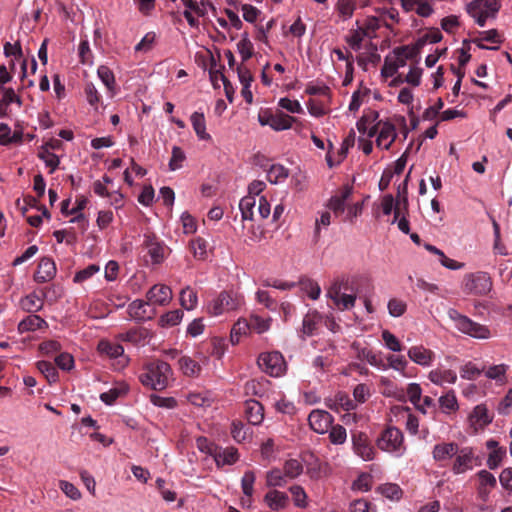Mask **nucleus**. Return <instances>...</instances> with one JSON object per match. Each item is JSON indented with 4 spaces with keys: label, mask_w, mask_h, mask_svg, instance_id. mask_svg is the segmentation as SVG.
Instances as JSON below:
<instances>
[{
    "label": "nucleus",
    "mask_w": 512,
    "mask_h": 512,
    "mask_svg": "<svg viewBox=\"0 0 512 512\" xmlns=\"http://www.w3.org/2000/svg\"><path fill=\"white\" fill-rule=\"evenodd\" d=\"M172 376L170 365L162 360H156L143 366L138 379L143 386L161 391L169 386Z\"/></svg>",
    "instance_id": "obj_1"
},
{
    "label": "nucleus",
    "mask_w": 512,
    "mask_h": 512,
    "mask_svg": "<svg viewBox=\"0 0 512 512\" xmlns=\"http://www.w3.org/2000/svg\"><path fill=\"white\" fill-rule=\"evenodd\" d=\"M417 52L414 47L401 46L389 53L381 68V76L385 79L395 77L398 70L407 65L409 60L415 58Z\"/></svg>",
    "instance_id": "obj_2"
},
{
    "label": "nucleus",
    "mask_w": 512,
    "mask_h": 512,
    "mask_svg": "<svg viewBox=\"0 0 512 512\" xmlns=\"http://www.w3.org/2000/svg\"><path fill=\"white\" fill-rule=\"evenodd\" d=\"M448 317L454 322L455 327L464 334L483 340L491 337V332L487 326L474 322L467 316L460 314L456 309H449Z\"/></svg>",
    "instance_id": "obj_3"
},
{
    "label": "nucleus",
    "mask_w": 512,
    "mask_h": 512,
    "mask_svg": "<svg viewBox=\"0 0 512 512\" xmlns=\"http://www.w3.org/2000/svg\"><path fill=\"white\" fill-rule=\"evenodd\" d=\"M377 447L395 457H401L406 452L404 436L401 430L396 427H388L379 436L376 441Z\"/></svg>",
    "instance_id": "obj_4"
},
{
    "label": "nucleus",
    "mask_w": 512,
    "mask_h": 512,
    "mask_svg": "<svg viewBox=\"0 0 512 512\" xmlns=\"http://www.w3.org/2000/svg\"><path fill=\"white\" fill-rule=\"evenodd\" d=\"M243 303V297L238 293L223 291L219 293L208 305V313L219 316L226 312L236 310Z\"/></svg>",
    "instance_id": "obj_5"
},
{
    "label": "nucleus",
    "mask_w": 512,
    "mask_h": 512,
    "mask_svg": "<svg viewBox=\"0 0 512 512\" xmlns=\"http://www.w3.org/2000/svg\"><path fill=\"white\" fill-rule=\"evenodd\" d=\"M462 289L470 295H486L492 289V280L488 273L478 271L464 276Z\"/></svg>",
    "instance_id": "obj_6"
},
{
    "label": "nucleus",
    "mask_w": 512,
    "mask_h": 512,
    "mask_svg": "<svg viewBox=\"0 0 512 512\" xmlns=\"http://www.w3.org/2000/svg\"><path fill=\"white\" fill-rule=\"evenodd\" d=\"M258 365L265 373L272 377L282 376L287 369L283 355L278 351L265 352L260 354Z\"/></svg>",
    "instance_id": "obj_7"
},
{
    "label": "nucleus",
    "mask_w": 512,
    "mask_h": 512,
    "mask_svg": "<svg viewBox=\"0 0 512 512\" xmlns=\"http://www.w3.org/2000/svg\"><path fill=\"white\" fill-rule=\"evenodd\" d=\"M326 297L329 298L333 302V306L340 311L352 309L357 299L356 293L354 292H342L341 285L338 283H334L328 288Z\"/></svg>",
    "instance_id": "obj_8"
},
{
    "label": "nucleus",
    "mask_w": 512,
    "mask_h": 512,
    "mask_svg": "<svg viewBox=\"0 0 512 512\" xmlns=\"http://www.w3.org/2000/svg\"><path fill=\"white\" fill-rule=\"evenodd\" d=\"M143 244L153 264H161L170 253L169 247L154 234L145 233Z\"/></svg>",
    "instance_id": "obj_9"
},
{
    "label": "nucleus",
    "mask_w": 512,
    "mask_h": 512,
    "mask_svg": "<svg viewBox=\"0 0 512 512\" xmlns=\"http://www.w3.org/2000/svg\"><path fill=\"white\" fill-rule=\"evenodd\" d=\"M376 145L380 149L388 150L397 137L393 123L379 120L376 122Z\"/></svg>",
    "instance_id": "obj_10"
},
{
    "label": "nucleus",
    "mask_w": 512,
    "mask_h": 512,
    "mask_svg": "<svg viewBox=\"0 0 512 512\" xmlns=\"http://www.w3.org/2000/svg\"><path fill=\"white\" fill-rule=\"evenodd\" d=\"M474 460L475 455L471 447H458L451 470L455 475L464 474L473 469Z\"/></svg>",
    "instance_id": "obj_11"
},
{
    "label": "nucleus",
    "mask_w": 512,
    "mask_h": 512,
    "mask_svg": "<svg viewBox=\"0 0 512 512\" xmlns=\"http://www.w3.org/2000/svg\"><path fill=\"white\" fill-rule=\"evenodd\" d=\"M354 453L364 461H371L375 457V449L365 433L359 432L352 435Z\"/></svg>",
    "instance_id": "obj_12"
},
{
    "label": "nucleus",
    "mask_w": 512,
    "mask_h": 512,
    "mask_svg": "<svg viewBox=\"0 0 512 512\" xmlns=\"http://www.w3.org/2000/svg\"><path fill=\"white\" fill-rule=\"evenodd\" d=\"M97 349L102 355L110 359H117L119 368H124L128 364V358L124 355V348L118 343L101 340L98 343Z\"/></svg>",
    "instance_id": "obj_13"
},
{
    "label": "nucleus",
    "mask_w": 512,
    "mask_h": 512,
    "mask_svg": "<svg viewBox=\"0 0 512 512\" xmlns=\"http://www.w3.org/2000/svg\"><path fill=\"white\" fill-rule=\"evenodd\" d=\"M146 298L150 305L166 306L171 302L173 294L169 286L155 284L146 293Z\"/></svg>",
    "instance_id": "obj_14"
},
{
    "label": "nucleus",
    "mask_w": 512,
    "mask_h": 512,
    "mask_svg": "<svg viewBox=\"0 0 512 512\" xmlns=\"http://www.w3.org/2000/svg\"><path fill=\"white\" fill-rule=\"evenodd\" d=\"M407 355L412 362L421 367L432 366L436 358L434 351L423 345L411 346L407 351Z\"/></svg>",
    "instance_id": "obj_15"
},
{
    "label": "nucleus",
    "mask_w": 512,
    "mask_h": 512,
    "mask_svg": "<svg viewBox=\"0 0 512 512\" xmlns=\"http://www.w3.org/2000/svg\"><path fill=\"white\" fill-rule=\"evenodd\" d=\"M332 421V416L325 410H313L308 416V422L311 429L318 434L328 432L332 425Z\"/></svg>",
    "instance_id": "obj_16"
},
{
    "label": "nucleus",
    "mask_w": 512,
    "mask_h": 512,
    "mask_svg": "<svg viewBox=\"0 0 512 512\" xmlns=\"http://www.w3.org/2000/svg\"><path fill=\"white\" fill-rule=\"evenodd\" d=\"M468 420L470 426L477 432L478 430L484 429L493 421V414L489 412L485 404H479L474 407Z\"/></svg>",
    "instance_id": "obj_17"
},
{
    "label": "nucleus",
    "mask_w": 512,
    "mask_h": 512,
    "mask_svg": "<svg viewBox=\"0 0 512 512\" xmlns=\"http://www.w3.org/2000/svg\"><path fill=\"white\" fill-rule=\"evenodd\" d=\"M352 195V187L345 186L327 202L326 207L336 216L343 214L347 207V201Z\"/></svg>",
    "instance_id": "obj_18"
},
{
    "label": "nucleus",
    "mask_w": 512,
    "mask_h": 512,
    "mask_svg": "<svg viewBox=\"0 0 512 512\" xmlns=\"http://www.w3.org/2000/svg\"><path fill=\"white\" fill-rule=\"evenodd\" d=\"M378 113L376 111H369L357 121L356 127L361 134L360 137L372 138L376 135V120Z\"/></svg>",
    "instance_id": "obj_19"
},
{
    "label": "nucleus",
    "mask_w": 512,
    "mask_h": 512,
    "mask_svg": "<svg viewBox=\"0 0 512 512\" xmlns=\"http://www.w3.org/2000/svg\"><path fill=\"white\" fill-rule=\"evenodd\" d=\"M458 444L455 442H440L434 445L432 457L436 462H447L458 452Z\"/></svg>",
    "instance_id": "obj_20"
},
{
    "label": "nucleus",
    "mask_w": 512,
    "mask_h": 512,
    "mask_svg": "<svg viewBox=\"0 0 512 512\" xmlns=\"http://www.w3.org/2000/svg\"><path fill=\"white\" fill-rule=\"evenodd\" d=\"M56 275V265L51 258L44 257L40 260L37 270L34 274V280L37 283L51 281Z\"/></svg>",
    "instance_id": "obj_21"
},
{
    "label": "nucleus",
    "mask_w": 512,
    "mask_h": 512,
    "mask_svg": "<svg viewBox=\"0 0 512 512\" xmlns=\"http://www.w3.org/2000/svg\"><path fill=\"white\" fill-rule=\"evenodd\" d=\"M47 297L45 290H41L40 294L36 291L26 295L20 300V307L22 310L35 313L40 311L43 308V299Z\"/></svg>",
    "instance_id": "obj_22"
},
{
    "label": "nucleus",
    "mask_w": 512,
    "mask_h": 512,
    "mask_svg": "<svg viewBox=\"0 0 512 512\" xmlns=\"http://www.w3.org/2000/svg\"><path fill=\"white\" fill-rule=\"evenodd\" d=\"M407 182L408 176L406 177L402 184L398 185L395 215L393 217L392 224H394L398 220L399 216L403 214L407 216L408 214L409 201L407 196Z\"/></svg>",
    "instance_id": "obj_23"
},
{
    "label": "nucleus",
    "mask_w": 512,
    "mask_h": 512,
    "mask_svg": "<svg viewBox=\"0 0 512 512\" xmlns=\"http://www.w3.org/2000/svg\"><path fill=\"white\" fill-rule=\"evenodd\" d=\"M295 118L286 114L271 115L267 119L259 117L261 125H268L275 131H283L292 127Z\"/></svg>",
    "instance_id": "obj_24"
},
{
    "label": "nucleus",
    "mask_w": 512,
    "mask_h": 512,
    "mask_svg": "<svg viewBox=\"0 0 512 512\" xmlns=\"http://www.w3.org/2000/svg\"><path fill=\"white\" fill-rule=\"evenodd\" d=\"M265 504L273 511L285 509L289 504V497L285 492L270 490L264 496Z\"/></svg>",
    "instance_id": "obj_25"
},
{
    "label": "nucleus",
    "mask_w": 512,
    "mask_h": 512,
    "mask_svg": "<svg viewBox=\"0 0 512 512\" xmlns=\"http://www.w3.org/2000/svg\"><path fill=\"white\" fill-rule=\"evenodd\" d=\"M352 348L356 351L357 358L366 361L371 366L376 367L378 369L387 370L386 365L384 364L383 360L379 355L374 353L372 350L360 347L358 344L354 343L352 345Z\"/></svg>",
    "instance_id": "obj_26"
},
{
    "label": "nucleus",
    "mask_w": 512,
    "mask_h": 512,
    "mask_svg": "<svg viewBox=\"0 0 512 512\" xmlns=\"http://www.w3.org/2000/svg\"><path fill=\"white\" fill-rule=\"evenodd\" d=\"M428 379L435 385L443 386L444 384H455L457 374L451 369L436 368L428 373Z\"/></svg>",
    "instance_id": "obj_27"
},
{
    "label": "nucleus",
    "mask_w": 512,
    "mask_h": 512,
    "mask_svg": "<svg viewBox=\"0 0 512 512\" xmlns=\"http://www.w3.org/2000/svg\"><path fill=\"white\" fill-rule=\"evenodd\" d=\"M213 459L217 465V467H222L224 465H233L239 459L238 450L234 447H219L216 450Z\"/></svg>",
    "instance_id": "obj_28"
},
{
    "label": "nucleus",
    "mask_w": 512,
    "mask_h": 512,
    "mask_svg": "<svg viewBox=\"0 0 512 512\" xmlns=\"http://www.w3.org/2000/svg\"><path fill=\"white\" fill-rule=\"evenodd\" d=\"M401 6L406 12L415 11L421 17H429L433 8L427 0H400Z\"/></svg>",
    "instance_id": "obj_29"
},
{
    "label": "nucleus",
    "mask_w": 512,
    "mask_h": 512,
    "mask_svg": "<svg viewBox=\"0 0 512 512\" xmlns=\"http://www.w3.org/2000/svg\"><path fill=\"white\" fill-rule=\"evenodd\" d=\"M58 144V141L55 143H46L41 147V150L38 153V157L44 161L47 167L50 168V173H53L60 163L58 156L50 151V149H55Z\"/></svg>",
    "instance_id": "obj_30"
},
{
    "label": "nucleus",
    "mask_w": 512,
    "mask_h": 512,
    "mask_svg": "<svg viewBox=\"0 0 512 512\" xmlns=\"http://www.w3.org/2000/svg\"><path fill=\"white\" fill-rule=\"evenodd\" d=\"M47 326V322L42 317L36 314H32L21 320L17 329L20 334H23L26 332H32L38 329L46 328Z\"/></svg>",
    "instance_id": "obj_31"
},
{
    "label": "nucleus",
    "mask_w": 512,
    "mask_h": 512,
    "mask_svg": "<svg viewBox=\"0 0 512 512\" xmlns=\"http://www.w3.org/2000/svg\"><path fill=\"white\" fill-rule=\"evenodd\" d=\"M238 77L242 85L241 95L248 104L253 103V93L251 91V84L253 82V76L249 69L245 67L238 68Z\"/></svg>",
    "instance_id": "obj_32"
},
{
    "label": "nucleus",
    "mask_w": 512,
    "mask_h": 512,
    "mask_svg": "<svg viewBox=\"0 0 512 512\" xmlns=\"http://www.w3.org/2000/svg\"><path fill=\"white\" fill-rule=\"evenodd\" d=\"M256 480L255 473L253 471H246L241 479V489L246 497L242 499L243 507H250L252 505L251 497L254 493V483Z\"/></svg>",
    "instance_id": "obj_33"
},
{
    "label": "nucleus",
    "mask_w": 512,
    "mask_h": 512,
    "mask_svg": "<svg viewBox=\"0 0 512 512\" xmlns=\"http://www.w3.org/2000/svg\"><path fill=\"white\" fill-rule=\"evenodd\" d=\"M246 416L252 425H259L264 419V408L262 404L256 400H248L245 403Z\"/></svg>",
    "instance_id": "obj_34"
},
{
    "label": "nucleus",
    "mask_w": 512,
    "mask_h": 512,
    "mask_svg": "<svg viewBox=\"0 0 512 512\" xmlns=\"http://www.w3.org/2000/svg\"><path fill=\"white\" fill-rule=\"evenodd\" d=\"M192 127L200 140H210L211 135L206 131V120L202 112L195 111L190 116Z\"/></svg>",
    "instance_id": "obj_35"
},
{
    "label": "nucleus",
    "mask_w": 512,
    "mask_h": 512,
    "mask_svg": "<svg viewBox=\"0 0 512 512\" xmlns=\"http://www.w3.org/2000/svg\"><path fill=\"white\" fill-rule=\"evenodd\" d=\"M438 403L440 409L445 414L456 412L459 409L458 400L455 391L450 389L445 394L439 397Z\"/></svg>",
    "instance_id": "obj_36"
},
{
    "label": "nucleus",
    "mask_w": 512,
    "mask_h": 512,
    "mask_svg": "<svg viewBox=\"0 0 512 512\" xmlns=\"http://www.w3.org/2000/svg\"><path fill=\"white\" fill-rule=\"evenodd\" d=\"M180 304L187 311L194 310L198 305L197 292L190 286L184 287L180 291Z\"/></svg>",
    "instance_id": "obj_37"
},
{
    "label": "nucleus",
    "mask_w": 512,
    "mask_h": 512,
    "mask_svg": "<svg viewBox=\"0 0 512 512\" xmlns=\"http://www.w3.org/2000/svg\"><path fill=\"white\" fill-rule=\"evenodd\" d=\"M179 369L188 377H197L201 372V366L189 356H182L178 360Z\"/></svg>",
    "instance_id": "obj_38"
},
{
    "label": "nucleus",
    "mask_w": 512,
    "mask_h": 512,
    "mask_svg": "<svg viewBox=\"0 0 512 512\" xmlns=\"http://www.w3.org/2000/svg\"><path fill=\"white\" fill-rule=\"evenodd\" d=\"M289 177V170L282 164H273L267 171V179L271 184H281Z\"/></svg>",
    "instance_id": "obj_39"
},
{
    "label": "nucleus",
    "mask_w": 512,
    "mask_h": 512,
    "mask_svg": "<svg viewBox=\"0 0 512 512\" xmlns=\"http://www.w3.org/2000/svg\"><path fill=\"white\" fill-rule=\"evenodd\" d=\"M150 305L147 301L136 299L128 306V313L130 317L135 320H144L147 316V307Z\"/></svg>",
    "instance_id": "obj_40"
},
{
    "label": "nucleus",
    "mask_w": 512,
    "mask_h": 512,
    "mask_svg": "<svg viewBox=\"0 0 512 512\" xmlns=\"http://www.w3.org/2000/svg\"><path fill=\"white\" fill-rule=\"evenodd\" d=\"M422 69L417 66H411L409 72L403 79L400 75H397L393 80L392 84L396 83H408L412 86H419L421 83Z\"/></svg>",
    "instance_id": "obj_41"
},
{
    "label": "nucleus",
    "mask_w": 512,
    "mask_h": 512,
    "mask_svg": "<svg viewBox=\"0 0 512 512\" xmlns=\"http://www.w3.org/2000/svg\"><path fill=\"white\" fill-rule=\"evenodd\" d=\"M257 204V199L252 196H244L239 203V209L243 220H253L254 207Z\"/></svg>",
    "instance_id": "obj_42"
},
{
    "label": "nucleus",
    "mask_w": 512,
    "mask_h": 512,
    "mask_svg": "<svg viewBox=\"0 0 512 512\" xmlns=\"http://www.w3.org/2000/svg\"><path fill=\"white\" fill-rule=\"evenodd\" d=\"M208 242L201 237L193 239L190 243V248L193 256L199 260H205L208 256Z\"/></svg>",
    "instance_id": "obj_43"
},
{
    "label": "nucleus",
    "mask_w": 512,
    "mask_h": 512,
    "mask_svg": "<svg viewBox=\"0 0 512 512\" xmlns=\"http://www.w3.org/2000/svg\"><path fill=\"white\" fill-rule=\"evenodd\" d=\"M380 383L385 386L383 390V395L387 397H394L400 401L406 400V395L403 389L398 388L394 385L389 379L382 377Z\"/></svg>",
    "instance_id": "obj_44"
},
{
    "label": "nucleus",
    "mask_w": 512,
    "mask_h": 512,
    "mask_svg": "<svg viewBox=\"0 0 512 512\" xmlns=\"http://www.w3.org/2000/svg\"><path fill=\"white\" fill-rule=\"evenodd\" d=\"M287 479L284 470L273 469L267 473L266 484L268 487H283L286 485Z\"/></svg>",
    "instance_id": "obj_45"
},
{
    "label": "nucleus",
    "mask_w": 512,
    "mask_h": 512,
    "mask_svg": "<svg viewBox=\"0 0 512 512\" xmlns=\"http://www.w3.org/2000/svg\"><path fill=\"white\" fill-rule=\"evenodd\" d=\"M292 495L294 505L299 508H306L308 506V496L304 488L300 485H292L289 488Z\"/></svg>",
    "instance_id": "obj_46"
},
{
    "label": "nucleus",
    "mask_w": 512,
    "mask_h": 512,
    "mask_svg": "<svg viewBox=\"0 0 512 512\" xmlns=\"http://www.w3.org/2000/svg\"><path fill=\"white\" fill-rule=\"evenodd\" d=\"M365 37L368 38V35H366L360 26H358L356 29L351 30L346 40L351 49L358 51L360 50Z\"/></svg>",
    "instance_id": "obj_47"
},
{
    "label": "nucleus",
    "mask_w": 512,
    "mask_h": 512,
    "mask_svg": "<svg viewBox=\"0 0 512 512\" xmlns=\"http://www.w3.org/2000/svg\"><path fill=\"white\" fill-rule=\"evenodd\" d=\"M508 368L509 367L506 364H498V365L490 366L485 371V376H486V378H488L490 380H495L497 382L504 383L506 372H507Z\"/></svg>",
    "instance_id": "obj_48"
},
{
    "label": "nucleus",
    "mask_w": 512,
    "mask_h": 512,
    "mask_svg": "<svg viewBox=\"0 0 512 512\" xmlns=\"http://www.w3.org/2000/svg\"><path fill=\"white\" fill-rule=\"evenodd\" d=\"M183 311L180 309L172 310L160 317V324L163 327H172L178 325L183 319Z\"/></svg>",
    "instance_id": "obj_49"
},
{
    "label": "nucleus",
    "mask_w": 512,
    "mask_h": 512,
    "mask_svg": "<svg viewBox=\"0 0 512 512\" xmlns=\"http://www.w3.org/2000/svg\"><path fill=\"white\" fill-rule=\"evenodd\" d=\"M250 330V324L245 319H239L231 330V342L237 344L240 341L242 335H245Z\"/></svg>",
    "instance_id": "obj_50"
},
{
    "label": "nucleus",
    "mask_w": 512,
    "mask_h": 512,
    "mask_svg": "<svg viewBox=\"0 0 512 512\" xmlns=\"http://www.w3.org/2000/svg\"><path fill=\"white\" fill-rule=\"evenodd\" d=\"M256 301L263 305L265 308H267L270 311H276L277 310V301L272 297L270 292L266 290H257L255 293Z\"/></svg>",
    "instance_id": "obj_51"
},
{
    "label": "nucleus",
    "mask_w": 512,
    "mask_h": 512,
    "mask_svg": "<svg viewBox=\"0 0 512 512\" xmlns=\"http://www.w3.org/2000/svg\"><path fill=\"white\" fill-rule=\"evenodd\" d=\"M187 400L197 407H209L212 403V398L207 392H191L187 395Z\"/></svg>",
    "instance_id": "obj_52"
},
{
    "label": "nucleus",
    "mask_w": 512,
    "mask_h": 512,
    "mask_svg": "<svg viewBox=\"0 0 512 512\" xmlns=\"http://www.w3.org/2000/svg\"><path fill=\"white\" fill-rule=\"evenodd\" d=\"M406 394L409 401L414 405L417 410H422L419 402L422 399V388L418 383H409L406 389Z\"/></svg>",
    "instance_id": "obj_53"
},
{
    "label": "nucleus",
    "mask_w": 512,
    "mask_h": 512,
    "mask_svg": "<svg viewBox=\"0 0 512 512\" xmlns=\"http://www.w3.org/2000/svg\"><path fill=\"white\" fill-rule=\"evenodd\" d=\"M387 362V369L391 368L395 371L400 372L402 375H405V369L408 366V362L404 356L395 354L388 355Z\"/></svg>",
    "instance_id": "obj_54"
},
{
    "label": "nucleus",
    "mask_w": 512,
    "mask_h": 512,
    "mask_svg": "<svg viewBox=\"0 0 512 512\" xmlns=\"http://www.w3.org/2000/svg\"><path fill=\"white\" fill-rule=\"evenodd\" d=\"M283 470L289 479H294L302 474L303 465L298 459H289L285 462Z\"/></svg>",
    "instance_id": "obj_55"
},
{
    "label": "nucleus",
    "mask_w": 512,
    "mask_h": 512,
    "mask_svg": "<svg viewBox=\"0 0 512 512\" xmlns=\"http://www.w3.org/2000/svg\"><path fill=\"white\" fill-rule=\"evenodd\" d=\"M483 371V368L477 367L473 362H467L460 367V376L466 380H475Z\"/></svg>",
    "instance_id": "obj_56"
},
{
    "label": "nucleus",
    "mask_w": 512,
    "mask_h": 512,
    "mask_svg": "<svg viewBox=\"0 0 512 512\" xmlns=\"http://www.w3.org/2000/svg\"><path fill=\"white\" fill-rule=\"evenodd\" d=\"M237 50L243 60H248L253 54V44L250 41L248 34L244 33L242 38L237 43Z\"/></svg>",
    "instance_id": "obj_57"
},
{
    "label": "nucleus",
    "mask_w": 512,
    "mask_h": 512,
    "mask_svg": "<svg viewBox=\"0 0 512 512\" xmlns=\"http://www.w3.org/2000/svg\"><path fill=\"white\" fill-rule=\"evenodd\" d=\"M329 440L334 445H341L347 439L346 429L341 425H334L329 428Z\"/></svg>",
    "instance_id": "obj_58"
},
{
    "label": "nucleus",
    "mask_w": 512,
    "mask_h": 512,
    "mask_svg": "<svg viewBox=\"0 0 512 512\" xmlns=\"http://www.w3.org/2000/svg\"><path fill=\"white\" fill-rule=\"evenodd\" d=\"M381 336L384 341V345L388 350L392 352H400L402 350V345L399 339L389 330H383Z\"/></svg>",
    "instance_id": "obj_59"
},
{
    "label": "nucleus",
    "mask_w": 512,
    "mask_h": 512,
    "mask_svg": "<svg viewBox=\"0 0 512 512\" xmlns=\"http://www.w3.org/2000/svg\"><path fill=\"white\" fill-rule=\"evenodd\" d=\"M38 370L46 377V379L51 383L55 382L58 378V372L55 366L48 361H39L37 363Z\"/></svg>",
    "instance_id": "obj_60"
},
{
    "label": "nucleus",
    "mask_w": 512,
    "mask_h": 512,
    "mask_svg": "<svg viewBox=\"0 0 512 512\" xmlns=\"http://www.w3.org/2000/svg\"><path fill=\"white\" fill-rule=\"evenodd\" d=\"M355 8L356 0H338L337 10L344 20L352 17Z\"/></svg>",
    "instance_id": "obj_61"
},
{
    "label": "nucleus",
    "mask_w": 512,
    "mask_h": 512,
    "mask_svg": "<svg viewBox=\"0 0 512 512\" xmlns=\"http://www.w3.org/2000/svg\"><path fill=\"white\" fill-rule=\"evenodd\" d=\"M185 159H186V155H185L184 151L180 147L174 146L172 148V156L169 161V169L171 171H175V170L182 168L183 162L185 161Z\"/></svg>",
    "instance_id": "obj_62"
},
{
    "label": "nucleus",
    "mask_w": 512,
    "mask_h": 512,
    "mask_svg": "<svg viewBox=\"0 0 512 512\" xmlns=\"http://www.w3.org/2000/svg\"><path fill=\"white\" fill-rule=\"evenodd\" d=\"M381 494L390 500H399L402 497L401 488L394 483H387L379 488Z\"/></svg>",
    "instance_id": "obj_63"
},
{
    "label": "nucleus",
    "mask_w": 512,
    "mask_h": 512,
    "mask_svg": "<svg viewBox=\"0 0 512 512\" xmlns=\"http://www.w3.org/2000/svg\"><path fill=\"white\" fill-rule=\"evenodd\" d=\"M345 512H376L370 502L364 499L353 501Z\"/></svg>",
    "instance_id": "obj_64"
}]
</instances>
